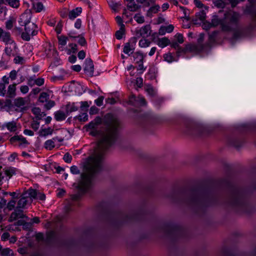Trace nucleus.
<instances>
[{
  "label": "nucleus",
  "mask_w": 256,
  "mask_h": 256,
  "mask_svg": "<svg viewBox=\"0 0 256 256\" xmlns=\"http://www.w3.org/2000/svg\"><path fill=\"white\" fill-rule=\"evenodd\" d=\"M120 126V122L116 118H112L108 124L106 132L98 144L94 154L84 165V172L81 174V180L77 186L81 192H84L90 188L94 175L101 170L104 151L116 141Z\"/></svg>",
  "instance_id": "1"
},
{
  "label": "nucleus",
  "mask_w": 256,
  "mask_h": 256,
  "mask_svg": "<svg viewBox=\"0 0 256 256\" xmlns=\"http://www.w3.org/2000/svg\"><path fill=\"white\" fill-rule=\"evenodd\" d=\"M238 18V14L235 12H230L226 14L224 20H220L218 16H214L212 20L211 24L212 26L220 25L224 31H229L232 30V26L235 25Z\"/></svg>",
  "instance_id": "2"
},
{
  "label": "nucleus",
  "mask_w": 256,
  "mask_h": 256,
  "mask_svg": "<svg viewBox=\"0 0 256 256\" xmlns=\"http://www.w3.org/2000/svg\"><path fill=\"white\" fill-rule=\"evenodd\" d=\"M204 38V35L200 34V38L198 40V44H189L186 45L184 48H178L176 54L179 56L182 54L186 52H198L204 50V48L202 44V42Z\"/></svg>",
  "instance_id": "3"
},
{
  "label": "nucleus",
  "mask_w": 256,
  "mask_h": 256,
  "mask_svg": "<svg viewBox=\"0 0 256 256\" xmlns=\"http://www.w3.org/2000/svg\"><path fill=\"white\" fill-rule=\"evenodd\" d=\"M34 189L29 188L22 195L21 198L18 202V208H24L27 204H30L36 196Z\"/></svg>",
  "instance_id": "4"
},
{
  "label": "nucleus",
  "mask_w": 256,
  "mask_h": 256,
  "mask_svg": "<svg viewBox=\"0 0 256 256\" xmlns=\"http://www.w3.org/2000/svg\"><path fill=\"white\" fill-rule=\"evenodd\" d=\"M24 32L22 34V38L25 40L28 41L30 36L36 35L38 32L37 26L33 22H30L24 26Z\"/></svg>",
  "instance_id": "5"
},
{
  "label": "nucleus",
  "mask_w": 256,
  "mask_h": 256,
  "mask_svg": "<svg viewBox=\"0 0 256 256\" xmlns=\"http://www.w3.org/2000/svg\"><path fill=\"white\" fill-rule=\"evenodd\" d=\"M5 44L4 53L9 57L15 56L18 52L16 44L12 39Z\"/></svg>",
  "instance_id": "6"
},
{
  "label": "nucleus",
  "mask_w": 256,
  "mask_h": 256,
  "mask_svg": "<svg viewBox=\"0 0 256 256\" xmlns=\"http://www.w3.org/2000/svg\"><path fill=\"white\" fill-rule=\"evenodd\" d=\"M150 26L148 24L136 28L134 30V34L137 38H146L150 36Z\"/></svg>",
  "instance_id": "7"
},
{
  "label": "nucleus",
  "mask_w": 256,
  "mask_h": 256,
  "mask_svg": "<svg viewBox=\"0 0 256 256\" xmlns=\"http://www.w3.org/2000/svg\"><path fill=\"white\" fill-rule=\"evenodd\" d=\"M32 14L30 10H26L20 16L18 22L22 26H24L30 23Z\"/></svg>",
  "instance_id": "8"
},
{
  "label": "nucleus",
  "mask_w": 256,
  "mask_h": 256,
  "mask_svg": "<svg viewBox=\"0 0 256 256\" xmlns=\"http://www.w3.org/2000/svg\"><path fill=\"white\" fill-rule=\"evenodd\" d=\"M129 102L132 104H140V106H145L146 104L145 98L142 96L136 97L134 95L132 94L129 98Z\"/></svg>",
  "instance_id": "9"
},
{
  "label": "nucleus",
  "mask_w": 256,
  "mask_h": 256,
  "mask_svg": "<svg viewBox=\"0 0 256 256\" xmlns=\"http://www.w3.org/2000/svg\"><path fill=\"white\" fill-rule=\"evenodd\" d=\"M10 142L12 143L18 142L19 146L22 147H26L29 144L26 138L22 136H14L10 138Z\"/></svg>",
  "instance_id": "10"
},
{
  "label": "nucleus",
  "mask_w": 256,
  "mask_h": 256,
  "mask_svg": "<svg viewBox=\"0 0 256 256\" xmlns=\"http://www.w3.org/2000/svg\"><path fill=\"white\" fill-rule=\"evenodd\" d=\"M12 40L10 33L0 28V40L6 44Z\"/></svg>",
  "instance_id": "11"
},
{
  "label": "nucleus",
  "mask_w": 256,
  "mask_h": 256,
  "mask_svg": "<svg viewBox=\"0 0 256 256\" xmlns=\"http://www.w3.org/2000/svg\"><path fill=\"white\" fill-rule=\"evenodd\" d=\"M85 72L90 76L93 75L94 67L92 61L90 58H86L85 60V66L84 68Z\"/></svg>",
  "instance_id": "12"
},
{
  "label": "nucleus",
  "mask_w": 256,
  "mask_h": 256,
  "mask_svg": "<svg viewBox=\"0 0 256 256\" xmlns=\"http://www.w3.org/2000/svg\"><path fill=\"white\" fill-rule=\"evenodd\" d=\"M58 48L60 51L66 50V46L67 44L68 38L67 37L64 36H58Z\"/></svg>",
  "instance_id": "13"
},
{
  "label": "nucleus",
  "mask_w": 256,
  "mask_h": 256,
  "mask_svg": "<svg viewBox=\"0 0 256 256\" xmlns=\"http://www.w3.org/2000/svg\"><path fill=\"white\" fill-rule=\"evenodd\" d=\"M62 140L58 139V138H54L51 140H47L44 144V148L48 150H52L55 146V142H62Z\"/></svg>",
  "instance_id": "14"
},
{
  "label": "nucleus",
  "mask_w": 256,
  "mask_h": 256,
  "mask_svg": "<svg viewBox=\"0 0 256 256\" xmlns=\"http://www.w3.org/2000/svg\"><path fill=\"white\" fill-rule=\"evenodd\" d=\"M133 58L136 63L138 64L139 69L142 70L143 68V54L139 52H135L133 54Z\"/></svg>",
  "instance_id": "15"
},
{
  "label": "nucleus",
  "mask_w": 256,
  "mask_h": 256,
  "mask_svg": "<svg viewBox=\"0 0 256 256\" xmlns=\"http://www.w3.org/2000/svg\"><path fill=\"white\" fill-rule=\"evenodd\" d=\"M206 18V12L202 10L197 13L196 18L193 20L194 23L196 24H200Z\"/></svg>",
  "instance_id": "16"
},
{
  "label": "nucleus",
  "mask_w": 256,
  "mask_h": 256,
  "mask_svg": "<svg viewBox=\"0 0 256 256\" xmlns=\"http://www.w3.org/2000/svg\"><path fill=\"white\" fill-rule=\"evenodd\" d=\"M82 8L80 7H78L73 9L69 12V18L71 20L74 19L82 13Z\"/></svg>",
  "instance_id": "17"
},
{
  "label": "nucleus",
  "mask_w": 256,
  "mask_h": 256,
  "mask_svg": "<svg viewBox=\"0 0 256 256\" xmlns=\"http://www.w3.org/2000/svg\"><path fill=\"white\" fill-rule=\"evenodd\" d=\"M174 29V26L172 24L161 25V35H164L166 33L172 32Z\"/></svg>",
  "instance_id": "18"
},
{
  "label": "nucleus",
  "mask_w": 256,
  "mask_h": 256,
  "mask_svg": "<svg viewBox=\"0 0 256 256\" xmlns=\"http://www.w3.org/2000/svg\"><path fill=\"white\" fill-rule=\"evenodd\" d=\"M1 4H8L13 8H17L19 7L20 2L19 0H4V2Z\"/></svg>",
  "instance_id": "19"
},
{
  "label": "nucleus",
  "mask_w": 256,
  "mask_h": 256,
  "mask_svg": "<svg viewBox=\"0 0 256 256\" xmlns=\"http://www.w3.org/2000/svg\"><path fill=\"white\" fill-rule=\"evenodd\" d=\"M24 215L22 210H16L11 214L10 218L12 220H16L20 218H24Z\"/></svg>",
  "instance_id": "20"
},
{
  "label": "nucleus",
  "mask_w": 256,
  "mask_h": 256,
  "mask_svg": "<svg viewBox=\"0 0 256 256\" xmlns=\"http://www.w3.org/2000/svg\"><path fill=\"white\" fill-rule=\"evenodd\" d=\"M160 6L158 4L150 6V8L146 12V16L148 17H152L153 15L157 13L159 10Z\"/></svg>",
  "instance_id": "21"
},
{
  "label": "nucleus",
  "mask_w": 256,
  "mask_h": 256,
  "mask_svg": "<svg viewBox=\"0 0 256 256\" xmlns=\"http://www.w3.org/2000/svg\"><path fill=\"white\" fill-rule=\"evenodd\" d=\"M16 84H10L8 89L7 96L9 98H13L16 96Z\"/></svg>",
  "instance_id": "22"
},
{
  "label": "nucleus",
  "mask_w": 256,
  "mask_h": 256,
  "mask_svg": "<svg viewBox=\"0 0 256 256\" xmlns=\"http://www.w3.org/2000/svg\"><path fill=\"white\" fill-rule=\"evenodd\" d=\"M66 117L65 113L61 110L56 111L54 113V118L57 121H62L64 120Z\"/></svg>",
  "instance_id": "23"
},
{
  "label": "nucleus",
  "mask_w": 256,
  "mask_h": 256,
  "mask_svg": "<svg viewBox=\"0 0 256 256\" xmlns=\"http://www.w3.org/2000/svg\"><path fill=\"white\" fill-rule=\"evenodd\" d=\"M32 112L38 120L41 119L46 116L44 112H42L40 109L38 108H32Z\"/></svg>",
  "instance_id": "24"
},
{
  "label": "nucleus",
  "mask_w": 256,
  "mask_h": 256,
  "mask_svg": "<svg viewBox=\"0 0 256 256\" xmlns=\"http://www.w3.org/2000/svg\"><path fill=\"white\" fill-rule=\"evenodd\" d=\"M134 50V46L132 44H130V43L128 42L125 44V46L124 48L123 52L126 54H130V53L131 54V53L133 52Z\"/></svg>",
  "instance_id": "25"
},
{
  "label": "nucleus",
  "mask_w": 256,
  "mask_h": 256,
  "mask_svg": "<svg viewBox=\"0 0 256 256\" xmlns=\"http://www.w3.org/2000/svg\"><path fill=\"white\" fill-rule=\"evenodd\" d=\"M78 110L76 106H75L74 104H68L66 105V110L67 114L76 112Z\"/></svg>",
  "instance_id": "26"
},
{
  "label": "nucleus",
  "mask_w": 256,
  "mask_h": 256,
  "mask_svg": "<svg viewBox=\"0 0 256 256\" xmlns=\"http://www.w3.org/2000/svg\"><path fill=\"white\" fill-rule=\"evenodd\" d=\"M164 60L167 62H168L170 63L174 61H177L178 60L176 59L172 55V53L168 52L164 54Z\"/></svg>",
  "instance_id": "27"
},
{
  "label": "nucleus",
  "mask_w": 256,
  "mask_h": 256,
  "mask_svg": "<svg viewBox=\"0 0 256 256\" xmlns=\"http://www.w3.org/2000/svg\"><path fill=\"white\" fill-rule=\"evenodd\" d=\"M16 173V168L10 167L4 170L5 174L10 178L12 176L14 175Z\"/></svg>",
  "instance_id": "28"
},
{
  "label": "nucleus",
  "mask_w": 256,
  "mask_h": 256,
  "mask_svg": "<svg viewBox=\"0 0 256 256\" xmlns=\"http://www.w3.org/2000/svg\"><path fill=\"white\" fill-rule=\"evenodd\" d=\"M14 105L18 108H20L26 104V100L24 98H16L14 100Z\"/></svg>",
  "instance_id": "29"
},
{
  "label": "nucleus",
  "mask_w": 256,
  "mask_h": 256,
  "mask_svg": "<svg viewBox=\"0 0 256 256\" xmlns=\"http://www.w3.org/2000/svg\"><path fill=\"white\" fill-rule=\"evenodd\" d=\"M146 92L151 96H153L156 94V91L154 87L150 85H146L144 87Z\"/></svg>",
  "instance_id": "30"
},
{
  "label": "nucleus",
  "mask_w": 256,
  "mask_h": 256,
  "mask_svg": "<svg viewBox=\"0 0 256 256\" xmlns=\"http://www.w3.org/2000/svg\"><path fill=\"white\" fill-rule=\"evenodd\" d=\"M124 24L122 25L120 30L116 32V37L117 39L120 40L122 38V36L124 34Z\"/></svg>",
  "instance_id": "31"
},
{
  "label": "nucleus",
  "mask_w": 256,
  "mask_h": 256,
  "mask_svg": "<svg viewBox=\"0 0 256 256\" xmlns=\"http://www.w3.org/2000/svg\"><path fill=\"white\" fill-rule=\"evenodd\" d=\"M6 127L8 130L10 132H15L17 129L16 122H11L6 124Z\"/></svg>",
  "instance_id": "32"
},
{
  "label": "nucleus",
  "mask_w": 256,
  "mask_h": 256,
  "mask_svg": "<svg viewBox=\"0 0 256 256\" xmlns=\"http://www.w3.org/2000/svg\"><path fill=\"white\" fill-rule=\"evenodd\" d=\"M33 8L36 12H40L44 9L43 4L40 2L33 4Z\"/></svg>",
  "instance_id": "33"
},
{
  "label": "nucleus",
  "mask_w": 256,
  "mask_h": 256,
  "mask_svg": "<svg viewBox=\"0 0 256 256\" xmlns=\"http://www.w3.org/2000/svg\"><path fill=\"white\" fill-rule=\"evenodd\" d=\"M108 2L110 6L114 11L117 10L118 7L120 6V3H117L113 0H108Z\"/></svg>",
  "instance_id": "34"
},
{
  "label": "nucleus",
  "mask_w": 256,
  "mask_h": 256,
  "mask_svg": "<svg viewBox=\"0 0 256 256\" xmlns=\"http://www.w3.org/2000/svg\"><path fill=\"white\" fill-rule=\"evenodd\" d=\"M134 18L138 24H142L144 22V16L141 15L140 14H136Z\"/></svg>",
  "instance_id": "35"
},
{
  "label": "nucleus",
  "mask_w": 256,
  "mask_h": 256,
  "mask_svg": "<svg viewBox=\"0 0 256 256\" xmlns=\"http://www.w3.org/2000/svg\"><path fill=\"white\" fill-rule=\"evenodd\" d=\"M150 42L148 40L144 38L140 40L139 46L141 48H146L150 46Z\"/></svg>",
  "instance_id": "36"
},
{
  "label": "nucleus",
  "mask_w": 256,
  "mask_h": 256,
  "mask_svg": "<svg viewBox=\"0 0 256 256\" xmlns=\"http://www.w3.org/2000/svg\"><path fill=\"white\" fill-rule=\"evenodd\" d=\"M49 98V95L46 92H42L39 97V100L40 102H46Z\"/></svg>",
  "instance_id": "37"
},
{
  "label": "nucleus",
  "mask_w": 256,
  "mask_h": 256,
  "mask_svg": "<svg viewBox=\"0 0 256 256\" xmlns=\"http://www.w3.org/2000/svg\"><path fill=\"white\" fill-rule=\"evenodd\" d=\"M69 46L70 48V49H67V54H70V53H75L77 50H78V48H77V45L75 44H69Z\"/></svg>",
  "instance_id": "38"
},
{
  "label": "nucleus",
  "mask_w": 256,
  "mask_h": 256,
  "mask_svg": "<svg viewBox=\"0 0 256 256\" xmlns=\"http://www.w3.org/2000/svg\"><path fill=\"white\" fill-rule=\"evenodd\" d=\"M170 44V42L168 38L166 37L161 38V48H164Z\"/></svg>",
  "instance_id": "39"
},
{
  "label": "nucleus",
  "mask_w": 256,
  "mask_h": 256,
  "mask_svg": "<svg viewBox=\"0 0 256 256\" xmlns=\"http://www.w3.org/2000/svg\"><path fill=\"white\" fill-rule=\"evenodd\" d=\"M128 9L130 10L131 12H136V11L138 8L139 6L138 5L136 4L135 3H130L127 6Z\"/></svg>",
  "instance_id": "40"
},
{
  "label": "nucleus",
  "mask_w": 256,
  "mask_h": 256,
  "mask_svg": "<svg viewBox=\"0 0 256 256\" xmlns=\"http://www.w3.org/2000/svg\"><path fill=\"white\" fill-rule=\"evenodd\" d=\"M0 254L2 256H10L12 254V252L10 249L6 248L1 250Z\"/></svg>",
  "instance_id": "41"
},
{
  "label": "nucleus",
  "mask_w": 256,
  "mask_h": 256,
  "mask_svg": "<svg viewBox=\"0 0 256 256\" xmlns=\"http://www.w3.org/2000/svg\"><path fill=\"white\" fill-rule=\"evenodd\" d=\"M59 14L62 18H66L68 16V10L66 8H62L59 10Z\"/></svg>",
  "instance_id": "42"
},
{
  "label": "nucleus",
  "mask_w": 256,
  "mask_h": 256,
  "mask_svg": "<svg viewBox=\"0 0 256 256\" xmlns=\"http://www.w3.org/2000/svg\"><path fill=\"white\" fill-rule=\"evenodd\" d=\"M46 104H44V108L48 110H50L53 106H54L56 104L55 102L52 100H47L46 102Z\"/></svg>",
  "instance_id": "43"
},
{
  "label": "nucleus",
  "mask_w": 256,
  "mask_h": 256,
  "mask_svg": "<svg viewBox=\"0 0 256 256\" xmlns=\"http://www.w3.org/2000/svg\"><path fill=\"white\" fill-rule=\"evenodd\" d=\"M34 191L36 193V196L34 198V200L37 199L41 200H44L46 198V196L44 194L40 192H38L34 190Z\"/></svg>",
  "instance_id": "44"
},
{
  "label": "nucleus",
  "mask_w": 256,
  "mask_h": 256,
  "mask_svg": "<svg viewBox=\"0 0 256 256\" xmlns=\"http://www.w3.org/2000/svg\"><path fill=\"white\" fill-rule=\"evenodd\" d=\"M84 92L83 87L81 84H78L76 86L75 92L77 94H82Z\"/></svg>",
  "instance_id": "45"
},
{
  "label": "nucleus",
  "mask_w": 256,
  "mask_h": 256,
  "mask_svg": "<svg viewBox=\"0 0 256 256\" xmlns=\"http://www.w3.org/2000/svg\"><path fill=\"white\" fill-rule=\"evenodd\" d=\"M174 38L176 40L177 42L180 44H182L184 42V36L181 34L177 33L174 36Z\"/></svg>",
  "instance_id": "46"
},
{
  "label": "nucleus",
  "mask_w": 256,
  "mask_h": 256,
  "mask_svg": "<svg viewBox=\"0 0 256 256\" xmlns=\"http://www.w3.org/2000/svg\"><path fill=\"white\" fill-rule=\"evenodd\" d=\"M194 2L196 6L198 8H204L206 10H208V7L204 6L200 0H194Z\"/></svg>",
  "instance_id": "47"
},
{
  "label": "nucleus",
  "mask_w": 256,
  "mask_h": 256,
  "mask_svg": "<svg viewBox=\"0 0 256 256\" xmlns=\"http://www.w3.org/2000/svg\"><path fill=\"white\" fill-rule=\"evenodd\" d=\"M16 204V202L14 200H11L8 202L7 204V208L10 210H12L15 207Z\"/></svg>",
  "instance_id": "48"
},
{
  "label": "nucleus",
  "mask_w": 256,
  "mask_h": 256,
  "mask_svg": "<svg viewBox=\"0 0 256 256\" xmlns=\"http://www.w3.org/2000/svg\"><path fill=\"white\" fill-rule=\"evenodd\" d=\"M40 126V122L37 120H33L31 124L32 128L34 130H37Z\"/></svg>",
  "instance_id": "49"
},
{
  "label": "nucleus",
  "mask_w": 256,
  "mask_h": 256,
  "mask_svg": "<svg viewBox=\"0 0 256 256\" xmlns=\"http://www.w3.org/2000/svg\"><path fill=\"white\" fill-rule=\"evenodd\" d=\"M63 159L65 162L70 163L72 160V156L68 153H66L64 155Z\"/></svg>",
  "instance_id": "50"
},
{
  "label": "nucleus",
  "mask_w": 256,
  "mask_h": 256,
  "mask_svg": "<svg viewBox=\"0 0 256 256\" xmlns=\"http://www.w3.org/2000/svg\"><path fill=\"white\" fill-rule=\"evenodd\" d=\"M44 78H40L36 80H34L35 84L38 86H42L44 84Z\"/></svg>",
  "instance_id": "51"
},
{
  "label": "nucleus",
  "mask_w": 256,
  "mask_h": 256,
  "mask_svg": "<svg viewBox=\"0 0 256 256\" xmlns=\"http://www.w3.org/2000/svg\"><path fill=\"white\" fill-rule=\"evenodd\" d=\"M70 172L74 174H78L80 172V170L76 166H72L70 167Z\"/></svg>",
  "instance_id": "52"
},
{
  "label": "nucleus",
  "mask_w": 256,
  "mask_h": 256,
  "mask_svg": "<svg viewBox=\"0 0 256 256\" xmlns=\"http://www.w3.org/2000/svg\"><path fill=\"white\" fill-rule=\"evenodd\" d=\"M6 86L4 84H0V95L2 96H4L6 94Z\"/></svg>",
  "instance_id": "53"
},
{
  "label": "nucleus",
  "mask_w": 256,
  "mask_h": 256,
  "mask_svg": "<svg viewBox=\"0 0 256 256\" xmlns=\"http://www.w3.org/2000/svg\"><path fill=\"white\" fill-rule=\"evenodd\" d=\"M52 132H53V130L50 128L42 130V134L44 136H48L49 134H52Z\"/></svg>",
  "instance_id": "54"
},
{
  "label": "nucleus",
  "mask_w": 256,
  "mask_h": 256,
  "mask_svg": "<svg viewBox=\"0 0 256 256\" xmlns=\"http://www.w3.org/2000/svg\"><path fill=\"white\" fill-rule=\"evenodd\" d=\"M6 27L8 30H11L13 27V22L12 20H8L6 22Z\"/></svg>",
  "instance_id": "55"
},
{
  "label": "nucleus",
  "mask_w": 256,
  "mask_h": 256,
  "mask_svg": "<svg viewBox=\"0 0 256 256\" xmlns=\"http://www.w3.org/2000/svg\"><path fill=\"white\" fill-rule=\"evenodd\" d=\"M104 98L102 96L99 97L98 98L95 100L96 104L100 106L102 105Z\"/></svg>",
  "instance_id": "56"
},
{
  "label": "nucleus",
  "mask_w": 256,
  "mask_h": 256,
  "mask_svg": "<svg viewBox=\"0 0 256 256\" xmlns=\"http://www.w3.org/2000/svg\"><path fill=\"white\" fill-rule=\"evenodd\" d=\"M62 30V24L60 22H58L55 28V30L56 31L58 34H60Z\"/></svg>",
  "instance_id": "57"
},
{
  "label": "nucleus",
  "mask_w": 256,
  "mask_h": 256,
  "mask_svg": "<svg viewBox=\"0 0 256 256\" xmlns=\"http://www.w3.org/2000/svg\"><path fill=\"white\" fill-rule=\"evenodd\" d=\"M24 60V58L20 56H16L14 58V61L15 64L22 63Z\"/></svg>",
  "instance_id": "58"
},
{
  "label": "nucleus",
  "mask_w": 256,
  "mask_h": 256,
  "mask_svg": "<svg viewBox=\"0 0 256 256\" xmlns=\"http://www.w3.org/2000/svg\"><path fill=\"white\" fill-rule=\"evenodd\" d=\"M203 28L206 30H208L212 27L211 23L209 22H204L202 24Z\"/></svg>",
  "instance_id": "59"
},
{
  "label": "nucleus",
  "mask_w": 256,
  "mask_h": 256,
  "mask_svg": "<svg viewBox=\"0 0 256 256\" xmlns=\"http://www.w3.org/2000/svg\"><path fill=\"white\" fill-rule=\"evenodd\" d=\"M20 90L22 94H26L29 90V88L27 86H22Z\"/></svg>",
  "instance_id": "60"
},
{
  "label": "nucleus",
  "mask_w": 256,
  "mask_h": 256,
  "mask_svg": "<svg viewBox=\"0 0 256 256\" xmlns=\"http://www.w3.org/2000/svg\"><path fill=\"white\" fill-rule=\"evenodd\" d=\"M17 156H18V154L16 152H13L8 158V160L10 162H13L15 160V159L17 158Z\"/></svg>",
  "instance_id": "61"
},
{
  "label": "nucleus",
  "mask_w": 256,
  "mask_h": 256,
  "mask_svg": "<svg viewBox=\"0 0 256 256\" xmlns=\"http://www.w3.org/2000/svg\"><path fill=\"white\" fill-rule=\"evenodd\" d=\"M78 56L80 60H83L86 57V52L84 50H80L78 54Z\"/></svg>",
  "instance_id": "62"
},
{
  "label": "nucleus",
  "mask_w": 256,
  "mask_h": 256,
  "mask_svg": "<svg viewBox=\"0 0 256 256\" xmlns=\"http://www.w3.org/2000/svg\"><path fill=\"white\" fill-rule=\"evenodd\" d=\"M17 72L15 70H12L10 74V78L12 80H14L16 78Z\"/></svg>",
  "instance_id": "63"
},
{
  "label": "nucleus",
  "mask_w": 256,
  "mask_h": 256,
  "mask_svg": "<svg viewBox=\"0 0 256 256\" xmlns=\"http://www.w3.org/2000/svg\"><path fill=\"white\" fill-rule=\"evenodd\" d=\"M78 44L82 46H84L86 44V42L84 37H80L78 42Z\"/></svg>",
  "instance_id": "64"
}]
</instances>
